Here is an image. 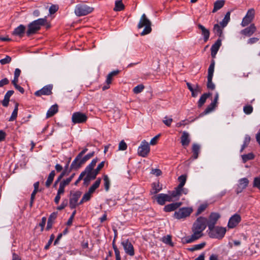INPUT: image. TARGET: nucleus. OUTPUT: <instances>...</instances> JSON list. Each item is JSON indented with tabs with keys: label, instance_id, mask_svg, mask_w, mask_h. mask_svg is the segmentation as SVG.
<instances>
[{
	"label": "nucleus",
	"instance_id": "nucleus-1",
	"mask_svg": "<svg viewBox=\"0 0 260 260\" xmlns=\"http://www.w3.org/2000/svg\"><path fill=\"white\" fill-rule=\"evenodd\" d=\"M207 224V219L206 218L203 217L198 218L192 228L193 234L190 236L185 238V242L190 243L202 237L203 235V232L206 229Z\"/></svg>",
	"mask_w": 260,
	"mask_h": 260
},
{
	"label": "nucleus",
	"instance_id": "nucleus-2",
	"mask_svg": "<svg viewBox=\"0 0 260 260\" xmlns=\"http://www.w3.org/2000/svg\"><path fill=\"white\" fill-rule=\"evenodd\" d=\"M44 26L47 30L51 27V24L46 18H39L30 23L28 25L27 32H35L40 30L41 26Z\"/></svg>",
	"mask_w": 260,
	"mask_h": 260
},
{
	"label": "nucleus",
	"instance_id": "nucleus-3",
	"mask_svg": "<svg viewBox=\"0 0 260 260\" xmlns=\"http://www.w3.org/2000/svg\"><path fill=\"white\" fill-rule=\"evenodd\" d=\"M98 161V159L97 158L93 159L83 172V173H84V176L86 175V180H91L96 178L97 174L94 172L93 168Z\"/></svg>",
	"mask_w": 260,
	"mask_h": 260
},
{
	"label": "nucleus",
	"instance_id": "nucleus-4",
	"mask_svg": "<svg viewBox=\"0 0 260 260\" xmlns=\"http://www.w3.org/2000/svg\"><path fill=\"white\" fill-rule=\"evenodd\" d=\"M209 230L208 235L210 238L219 239L224 237L226 231L225 228L220 226H213L212 229H209Z\"/></svg>",
	"mask_w": 260,
	"mask_h": 260
},
{
	"label": "nucleus",
	"instance_id": "nucleus-5",
	"mask_svg": "<svg viewBox=\"0 0 260 260\" xmlns=\"http://www.w3.org/2000/svg\"><path fill=\"white\" fill-rule=\"evenodd\" d=\"M138 28L144 27V29L142 32H150L152 30L151 22L147 18L146 15L143 14L138 24Z\"/></svg>",
	"mask_w": 260,
	"mask_h": 260
},
{
	"label": "nucleus",
	"instance_id": "nucleus-6",
	"mask_svg": "<svg viewBox=\"0 0 260 260\" xmlns=\"http://www.w3.org/2000/svg\"><path fill=\"white\" fill-rule=\"evenodd\" d=\"M93 10V8L85 4L77 5L75 9V13L78 16L86 15Z\"/></svg>",
	"mask_w": 260,
	"mask_h": 260
},
{
	"label": "nucleus",
	"instance_id": "nucleus-7",
	"mask_svg": "<svg viewBox=\"0 0 260 260\" xmlns=\"http://www.w3.org/2000/svg\"><path fill=\"white\" fill-rule=\"evenodd\" d=\"M230 16L231 12L230 11L226 12L222 21H220L219 24H216L214 25L213 28L214 31L216 32H222L223 28L226 27L230 21Z\"/></svg>",
	"mask_w": 260,
	"mask_h": 260
},
{
	"label": "nucleus",
	"instance_id": "nucleus-8",
	"mask_svg": "<svg viewBox=\"0 0 260 260\" xmlns=\"http://www.w3.org/2000/svg\"><path fill=\"white\" fill-rule=\"evenodd\" d=\"M192 211L193 209L191 207H183L176 211L174 216L175 218L178 219L184 218L189 216Z\"/></svg>",
	"mask_w": 260,
	"mask_h": 260
},
{
	"label": "nucleus",
	"instance_id": "nucleus-9",
	"mask_svg": "<svg viewBox=\"0 0 260 260\" xmlns=\"http://www.w3.org/2000/svg\"><path fill=\"white\" fill-rule=\"evenodd\" d=\"M214 65L215 62L214 60H212L211 63L210 64L208 70V76H207V86L208 89H210L211 90H213L215 88V85L212 82V78L213 76V73L214 71Z\"/></svg>",
	"mask_w": 260,
	"mask_h": 260
},
{
	"label": "nucleus",
	"instance_id": "nucleus-10",
	"mask_svg": "<svg viewBox=\"0 0 260 260\" xmlns=\"http://www.w3.org/2000/svg\"><path fill=\"white\" fill-rule=\"evenodd\" d=\"M87 120V116L85 114L80 112H75L73 114L72 117V122L76 123H83Z\"/></svg>",
	"mask_w": 260,
	"mask_h": 260
},
{
	"label": "nucleus",
	"instance_id": "nucleus-11",
	"mask_svg": "<svg viewBox=\"0 0 260 260\" xmlns=\"http://www.w3.org/2000/svg\"><path fill=\"white\" fill-rule=\"evenodd\" d=\"M150 152L149 144L145 140L142 142L138 149V154L139 156L146 157Z\"/></svg>",
	"mask_w": 260,
	"mask_h": 260
},
{
	"label": "nucleus",
	"instance_id": "nucleus-12",
	"mask_svg": "<svg viewBox=\"0 0 260 260\" xmlns=\"http://www.w3.org/2000/svg\"><path fill=\"white\" fill-rule=\"evenodd\" d=\"M255 15V10L254 9H249L245 16L243 18L241 22L242 26L244 27L249 24L254 19Z\"/></svg>",
	"mask_w": 260,
	"mask_h": 260
},
{
	"label": "nucleus",
	"instance_id": "nucleus-13",
	"mask_svg": "<svg viewBox=\"0 0 260 260\" xmlns=\"http://www.w3.org/2000/svg\"><path fill=\"white\" fill-rule=\"evenodd\" d=\"M94 155V152L93 151L91 153H89L86 155H85L83 157H81V159H79L78 161L76 162V164L72 166V164L71 165V169H75L77 170L79 169L83 164H84L86 161L91 158Z\"/></svg>",
	"mask_w": 260,
	"mask_h": 260
},
{
	"label": "nucleus",
	"instance_id": "nucleus-14",
	"mask_svg": "<svg viewBox=\"0 0 260 260\" xmlns=\"http://www.w3.org/2000/svg\"><path fill=\"white\" fill-rule=\"evenodd\" d=\"M124 251L126 254L130 256L135 255L134 248L131 242L128 240H123L121 242Z\"/></svg>",
	"mask_w": 260,
	"mask_h": 260
},
{
	"label": "nucleus",
	"instance_id": "nucleus-15",
	"mask_svg": "<svg viewBox=\"0 0 260 260\" xmlns=\"http://www.w3.org/2000/svg\"><path fill=\"white\" fill-rule=\"evenodd\" d=\"M81 196V192L79 191H76L71 193L70 199L69 206L71 209L75 208L78 205V201Z\"/></svg>",
	"mask_w": 260,
	"mask_h": 260
},
{
	"label": "nucleus",
	"instance_id": "nucleus-16",
	"mask_svg": "<svg viewBox=\"0 0 260 260\" xmlns=\"http://www.w3.org/2000/svg\"><path fill=\"white\" fill-rule=\"evenodd\" d=\"M53 86L51 85H48L43 87L42 89L35 92V95L37 96H40L42 95H49L52 94Z\"/></svg>",
	"mask_w": 260,
	"mask_h": 260
},
{
	"label": "nucleus",
	"instance_id": "nucleus-17",
	"mask_svg": "<svg viewBox=\"0 0 260 260\" xmlns=\"http://www.w3.org/2000/svg\"><path fill=\"white\" fill-rule=\"evenodd\" d=\"M156 199L159 205H163L165 204L166 202L172 201V197L169 194L160 193L156 196Z\"/></svg>",
	"mask_w": 260,
	"mask_h": 260
},
{
	"label": "nucleus",
	"instance_id": "nucleus-18",
	"mask_svg": "<svg viewBox=\"0 0 260 260\" xmlns=\"http://www.w3.org/2000/svg\"><path fill=\"white\" fill-rule=\"evenodd\" d=\"M220 218V215L217 213H211L209 217V221L207 222L208 229H212Z\"/></svg>",
	"mask_w": 260,
	"mask_h": 260
},
{
	"label": "nucleus",
	"instance_id": "nucleus-19",
	"mask_svg": "<svg viewBox=\"0 0 260 260\" xmlns=\"http://www.w3.org/2000/svg\"><path fill=\"white\" fill-rule=\"evenodd\" d=\"M241 216L237 214H234L230 218L228 222V227L229 228H234L241 221Z\"/></svg>",
	"mask_w": 260,
	"mask_h": 260
},
{
	"label": "nucleus",
	"instance_id": "nucleus-20",
	"mask_svg": "<svg viewBox=\"0 0 260 260\" xmlns=\"http://www.w3.org/2000/svg\"><path fill=\"white\" fill-rule=\"evenodd\" d=\"M249 184V180L246 178H243L239 180V184L236 189L237 193L241 192L243 189L246 188Z\"/></svg>",
	"mask_w": 260,
	"mask_h": 260
},
{
	"label": "nucleus",
	"instance_id": "nucleus-21",
	"mask_svg": "<svg viewBox=\"0 0 260 260\" xmlns=\"http://www.w3.org/2000/svg\"><path fill=\"white\" fill-rule=\"evenodd\" d=\"M24 35V34H12L11 37H9L8 36L6 37L0 36V40L2 41H18L23 37Z\"/></svg>",
	"mask_w": 260,
	"mask_h": 260
},
{
	"label": "nucleus",
	"instance_id": "nucleus-22",
	"mask_svg": "<svg viewBox=\"0 0 260 260\" xmlns=\"http://www.w3.org/2000/svg\"><path fill=\"white\" fill-rule=\"evenodd\" d=\"M221 45V40L220 39H218L216 42L212 46L211 48V56L213 58L215 57V56Z\"/></svg>",
	"mask_w": 260,
	"mask_h": 260
},
{
	"label": "nucleus",
	"instance_id": "nucleus-23",
	"mask_svg": "<svg viewBox=\"0 0 260 260\" xmlns=\"http://www.w3.org/2000/svg\"><path fill=\"white\" fill-rule=\"evenodd\" d=\"M190 141V140L189 139V134L185 131L183 132L181 137V143L182 145L184 147L187 146H188Z\"/></svg>",
	"mask_w": 260,
	"mask_h": 260
},
{
	"label": "nucleus",
	"instance_id": "nucleus-24",
	"mask_svg": "<svg viewBox=\"0 0 260 260\" xmlns=\"http://www.w3.org/2000/svg\"><path fill=\"white\" fill-rule=\"evenodd\" d=\"M181 205V202L173 203L165 206L164 209L166 212L173 211L179 208Z\"/></svg>",
	"mask_w": 260,
	"mask_h": 260
},
{
	"label": "nucleus",
	"instance_id": "nucleus-25",
	"mask_svg": "<svg viewBox=\"0 0 260 260\" xmlns=\"http://www.w3.org/2000/svg\"><path fill=\"white\" fill-rule=\"evenodd\" d=\"M13 90H9L7 92L6 94L5 95L4 99L2 102V104L4 107H7L9 105V102L10 101V98L13 94Z\"/></svg>",
	"mask_w": 260,
	"mask_h": 260
},
{
	"label": "nucleus",
	"instance_id": "nucleus-26",
	"mask_svg": "<svg viewBox=\"0 0 260 260\" xmlns=\"http://www.w3.org/2000/svg\"><path fill=\"white\" fill-rule=\"evenodd\" d=\"M224 0H217L214 3V8L212 13H215L218 10L222 8L225 4Z\"/></svg>",
	"mask_w": 260,
	"mask_h": 260
},
{
	"label": "nucleus",
	"instance_id": "nucleus-27",
	"mask_svg": "<svg viewBox=\"0 0 260 260\" xmlns=\"http://www.w3.org/2000/svg\"><path fill=\"white\" fill-rule=\"evenodd\" d=\"M58 112V106L55 104L52 106L48 110L46 117L47 118H49L53 116L55 113Z\"/></svg>",
	"mask_w": 260,
	"mask_h": 260
},
{
	"label": "nucleus",
	"instance_id": "nucleus-28",
	"mask_svg": "<svg viewBox=\"0 0 260 260\" xmlns=\"http://www.w3.org/2000/svg\"><path fill=\"white\" fill-rule=\"evenodd\" d=\"M152 190L151 191V194H156L162 189L161 185H160L158 182H154L152 184Z\"/></svg>",
	"mask_w": 260,
	"mask_h": 260
},
{
	"label": "nucleus",
	"instance_id": "nucleus-29",
	"mask_svg": "<svg viewBox=\"0 0 260 260\" xmlns=\"http://www.w3.org/2000/svg\"><path fill=\"white\" fill-rule=\"evenodd\" d=\"M200 150V146L197 144H193L192 145V151L193 152V157L194 159H197L198 157L199 153Z\"/></svg>",
	"mask_w": 260,
	"mask_h": 260
},
{
	"label": "nucleus",
	"instance_id": "nucleus-30",
	"mask_svg": "<svg viewBox=\"0 0 260 260\" xmlns=\"http://www.w3.org/2000/svg\"><path fill=\"white\" fill-rule=\"evenodd\" d=\"M183 190V188H179V186H177L175 190L172 191L171 193L170 196L173 198L179 197L182 194V191Z\"/></svg>",
	"mask_w": 260,
	"mask_h": 260
},
{
	"label": "nucleus",
	"instance_id": "nucleus-31",
	"mask_svg": "<svg viewBox=\"0 0 260 260\" xmlns=\"http://www.w3.org/2000/svg\"><path fill=\"white\" fill-rule=\"evenodd\" d=\"M124 9V6L122 3V0H118L115 2V7L113 10L115 11H120Z\"/></svg>",
	"mask_w": 260,
	"mask_h": 260
},
{
	"label": "nucleus",
	"instance_id": "nucleus-32",
	"mask_svg": "<svg viewBox=\"0 0 260 260\" xmlns=\"http://www.w3.org/2000/svg\"><path fill=\"white\" fill-rule=\"evenodd\" d=\"M101 182V179L100 178H98L96 180V181L90 187L88 191L90 192L93 193L94 192V191L95 190V189H97L99 187Z\"/></svg>",
	"mask_w": 260,
	"mask_h": 260
},
{
	"label": "nucleus",
	"instance_id": "nucleus-33",
	"mask_svg": "<svg viewBox=\"0 0 260 260\" xmlns=\"http://www.w3.org/2000/svg\"><path fill=\"white\" fill-rule=\"evenodd\" d=\"M119 71L118 70L114 71L110 73L107 77L106 83L107 84H110L112 81V77L114 76H116L119 73Z\"/></svg>",
	"mask_w": 260,
	"mask_h": 260
},
{
	"label": "nucleus",
	"instance_id": "nucleus-34",
	"mask_svg": "<svg viewBox=\"0 0 260 260\" xmlns=\"http://www.w3.org/2000/svg\"><path fill=\"white\" fill-rule=\"evenodd\" d=\"M18 106L19 104L18 103H16L15 105V108L12 113L10 118H9V121H13L16 119L18 110Z\"/></svg>",
	"mask_w": 260,
	"mask_h": 260
},
{
	"label": "nucleus",
	"instance_id": "nucleus-35",
	"mask_svg": "<svg viewBox=\"0 0 260 260\" xmlns=\"http://www.w3.org/2000/svg\"><path fill=\"white\" fill-rule=\"evenodd\" d=\"M55 175V171H52L49 174L47 180L45 183V185L46 187H48L50 186L51 184L52 183L54 177Z\"/></svg>",
	"mask_w": 260,
	"mask_h": 260
},
{
	"label": "nucleus",
	"instance_id": "nucleus-36",
	"mask_svg": "<svg viewBox=\"0 0 260 260\" xmlns=\"http://www.w3.org/2000/svg\"><path fill=\"white\" fill-rule=\"evenodd\" d=\"M211 95L210 93L203 94L198 101V107H201L206 102L207 99Z\"/></svg>",
	"mask_w": 260,
	"mask_h": 260
},
{
	"label": "nucleus",
	"instance_id": "nucleus-37",
	"mask_svg": "<svg viewBox=\"0 0 260 260\" xmlns=\"http://www.w3.org/2000/svg\"><path fill=\"white\" fill-rule=\"evenodd\" d=\"M88 149L85 148L82 151H81L76 157L75 159L72 162V166L76 164V161L81 159V158L82 157L83 155L87 151Z\"/></svg>",
	"mask_w": 260,
	"mask_h": 260
},
{
	"label": "nucleus",
	"instance_id": "nucleus-38",
	"mask_svg": "<svg viewBox=\"0 0 260 260\" xmlns=\"http://www.w3.org/2000/svg\"><path fill=\"white\" fill-rule=\"evenodd\" d=\"M178 181H179V184L178 186L179 188H183L186 181V176L184 175H181L178 177Z\"/></svg>",
	"mask_w": 260,
	"mask_h": 260
},
{
	"label": "nucleus",
	"instance_id": "nucleus-39",
	"mask_svg": "<svg viewBox=\"0 0 260 260\" xmlns=\"http://www.w3.org/2000/svg\"><path fill=\"white\" fill-rule=\"evenodd\" d=\"M162 241L164 243L168 244L172 247L174 246V244L172 242L171 236L170 235H167L166 236L162 238Z\"/></svg>",
	"mask_w": 260,
	"mask_h": 260
},
{
	"label": "nucleus",
	"instance_id": "nucleus-40",
	"mask_svg": "<svg viewBox=\"0 0 260 260\" xmlns=\"http://www.w3.org/2000/svg\"><path fill=\"white\" fill-rule=\"evenodd\" d=\"M216 106V104L214 102H211V103L206 108L204 112V114H207L212 111H213Z\"/></svg>",
	"mask_w": 260,
	"mask_h": 260
},
{
	"label": "nucleus",
	"instance_id": "nucleus-41",
	"mask_svg": "<svg viewBox=\"0 0 260 260\" xmlns=\"http://www.w3.org/2000/svg\"><path fill=\"white\" fill-rule=\"evenodd\" d=\"M257 28L254 24H251L248 27H246L243 32H254L257 31Z\"/></svg>",
	"mask_w": 260,
	"mask_h": 260
},
{
	"label": "nucleus",
	"instance_id": "nucleus-42",
	"mask_svg": "<svg viewBox=\"0 0 260 260\" xmlns=\"http://www.w3.org/2000/svg\"><path fill=\"white\" fill-rule=\"evenodd\" d=\"M208 204H203L200 205L196 213V216H198L200 214H201L203 211L205 210V209L207 208Z\"/></svg>",
	"mask_w": 260,
	"mask_h": 260
},
{
	"label": "nucleus",
	"instance_id": "nucleus-43",
	"mask_svg": "<svg viewBox=\"0 0 260 260\" xmlns=\"http://www.w3.org/2000/svg\"><path fill=\"white\" fill-rule=\"evenodd\" d=\"M104 187L106 191H108L109 189L110 181L108 176L107 175H105L104 176Z\"/></svg>",
	"mask_w": 260,
	"mask_h": 260
},
{
	"label": "nucleus",
	"instance_id": "nucleus-44",
	"mask_svg": "<svg viewBox=\"0 0 260 260\" xmlns=\"http://www.w3.org/2000/svg\"><path fill=\"white\" fill-rule=\"evenodd\" d=\"M254 157V155L252 153H249L247 154H244L242 156V160L244 162H246L249 160H251L253 159Z\"/></svg>",
	"mask_w": 260,
	"mask_h": 260
},
{
	"label": "nucleus",
	"instance_id": "nucleus-45",
	"mask_svg": "<svg viewBox=\"0 0 260 260\" xmlns=\"http://www.w3.org/2000/svg\"><path fill=\"white\" fill-rule=\"evenodd\" d=\"M144 89V86L143 84H139L134 88L133 92L136 94H138L141 92Z\"/></svg>",
	"mask_w": 260,
	"mask_h": 260
},
{
	"label": "nucleus",
	"instance_id": "nucleus-46",
	"mask_svg": "<svg viewBox=\"0 0 260 260\" xmlns=\"http://www.w3.org/2000/svg\"><path fill=\"white\" fill-rule=\"evenodd\" d=\"M253 186L260 190V175L254 178Z\"/></svg>",
	"mask_w": 260,
	"mask_h": 260
},
{
	"label": "nucleus",
	"instance_id": "nucleus-47",
	"mask_svg": "<svg viewBox=\"0 0 260 260\" xmlns=\"http://www.w3.org/2000/svg\"><path fill=\"white\" fill-rule=\"evenodd\" d=\"M243 111L246 114H250L253 111V107L251 105L245 106L243 108Z\"/></svg>",
	"mask_w": 260,
	"mask_h": 260
},
{
	"label": "nucleus",
	"instance_id": "nucleus-48",
	"mask_svg": "<svg viewBox=\"0 0 260 260\" xmlns=\"http://www.w3.org/2000/svg\"><path fill=\"white\" fill-rule=\"evenodd\" d=\"M68 201L67 199H64L61 203V205L57 207L58 210H61L64 209L68 205Z\"/></svg>",
	"mask_w": 260,
	"mask_h": 260
},
{
	"label": "nucleus",
	"instance_id": "nucleus-49",
	"mask_svg": "<svg viewBox=\"0 0 260 260\" xmlns=\"http://www.w3.org/2000/svg\"><path fill=\"white\" fill-rule=\"evenodd\" d=\"M25 30V27L22 24L20 25L16 28L13 32H24Z\"/></svg>",
	"mask_w": 260,
	"mask_h": 260
},
{
	"label": "nucleus",
	"instance_id": "nucleus-50",
	"mask_svg": "<svg viewBox=\"0 0 260 260\" xmlns=\"http://www.w3.org/2000/svg\"><path fill=\"white\" fill-rule=\"evenodd\" d=\"M118 147L119 150H125L127 148V145L123 140H122L120 142Z\"/></svg>",
	"mask_w": 260,
	"mask_h": 260
},
{
	"label": "nucleus",
	"instance_id": "nucleus-51",
	"mask_svg": "<svg viewBox=\"0 0 260 260\" xmlns=\"http://www.w3.org/2000/svg\"><path fill=\"white\" fill-rule=\"evenodd\" d=\"M11 61V58L9 56H6L5 58L0 60V63L2 64L9 63Z\"/></svg>",
	"mask_w": 260,
	"mask_h": 260
},
{
	"label": "nucleus",
	"instance_id": "nucleus-52",
	"mask_svg": "<svg viewBox=\"0 0 260 260\" xmlns=\"http://www.w3.org/2000/svg\"><path fill=\"white\" fill-rule=\"evenodd\" d=\"M58 9V6L57 5H52L49 9V13L50 14H53L55 13Z\"/></svg>",
	"mask_w": 260,
	"mask_h": 260
},
{
	"label": "nucleus",
	"instance_id": "nucleus-53",
	"mask_svg": "<svg viewBox=\"0 0 260 260\" xmlns=\"http://www.w3.org/2000/svg\"><path fill=\"white\" fill-rule=\"evenodd\" d=\"M65 186H66V185L64 184H63L62 183L60 182L57 194H58L60 195L61 194H63L64 191V187Z\"/></svg>",
	"mask_w": 260,
	"mask_h": 260
},
{
	"label": "nucleus",
	"instance_id": "nucleus-54",
	"mask_svg": "<svg viewBox=\"0 0 260 260\" xmlns=\"http://www.w3.org/2000/svg\"><path fill=\"white\" fill-rule=\"evenodd\" d=\"M75 175V173L73 174L69 178L66 179V180H63V181H62L61 182L63 184H64L66 186L68 185L71 182V181L72 180V179L74 177Z\"/></svg>",
	"mask_w": 260,
	"mask_h": 260
},
{
	"label": "nucleus",
	"instance_id": "nucleus-55",
	"mask_svg": "<svg viewBox=\"0 0 260 260\" xmlns=\"http://www.w3.org/2000/svg\"><path fill=\"white\" fill-rule=\"evenodd\" d=\"M76 210H74L73 211V212L72 213L71 216H70V217L68 219V221L67 222V225L70 226L72 224L73 220V219L74 218V216H75V215L76 214Z\"/></svg>",
	"mask_w": 260,
	"mask_h": 260
},
{
	"label": "nucleus",
	"instance_id": "nucleus-56",
	"mask_svg": "<svg viewBox=\"0 0 260 260\" xmlns=\"http://www.w3.org/2000/svg\"><path fill=\"white\" fill-rule=\"evenodd\" d=\"M105 164V161H102L100 164H99L96 168L95 169L94 172L96 173V174L98 175L100 172V171L104 167Z\"/></svg>",
	"mask_w": 260,
	"mask_h": 260
},
{
	"label": "nucleus",
	"instance_id": "nucleus-57",
	"mask_svg": "<svg viewBox=\"0 0 260 260\" xmlns=\"http://www.w3.org/2000/svg\"><path fill=\"white\" fill-rule=\"evenodd\" d=\"M165 118L166 119L163 120L162 122L167 126H170L172 122H173V119L172 118L167 119V117H165Z\"/></svg>",
	"mask_w": 260,
	"mask_h": 260
},
{
	"label": "nucleus",
	"instance_id": "nucleus-58",
	"mask_svg": "<svg viewBox=\"0 0 260 260\" xmlns=\"http://www.w3.org/2000/svg\"><path fill=\"white\" fill-rule=\"evenodd\" d=\"M38 191L34 190V191L31 193V197H30V207H32V204H33V203H34V201L35 198L36 194V193H37Z\"/></svg>",
	"mask_w": 260,
	"mask_h": 260
},
{
	"label": "nucleus",
	"instance_id": "nucleus-59",
	"mask_svg": "<svg viewBox=\"0 0 260 260\" xmlns=\"http://www.w3.org/2000/svg\"><path fill=\"white\" fill-rule=\"evenodd\" d=\"M92 193L90 192L89 191L86 192L83 196V200H85L86 202L89 201L91 197Z\"/></svg>",
	"mask_w": 260,
	"mask_h": 260
},
{
	"label": "nucleus",
	"instance_id": "nucleus-60",
	"mask_svg": "<svg viewBox=\"0 0 260 260\" xmlns=\"http://www.w3.org/2000/svg\"><path fill=\"white\" fill-rule=\"evenodd\" d=\"M160 136V134H158L153 137L150 142V144L151 145H154L157 143V140Z\"/></svg>",
	"mask_w": 260,
	"mask_h": 260
},
{
	"label": "nucleus",
	"instance_id": "nucleus-61",
	"mask_svg": "<svg viewBox=\"0 0 260 260\" xmlns=\"http://www.w3.org/2000/svg\"><path fill=\"white\" fill-rule=\"evenodd\" d=\"M151 173L156 176H160L162 173L161 170L158 169H152Z\"/></svg>",
	"mask_w": 260,
	"mask_h": 260
},
{
	"label": "nucleus",
	"instance_id": "nucleus-62",
	"mask_svg": "<svg viewBox=\"0 0 260 260\" xmlns=\"http://www.w3.org/2000/svg\"><path fill=\"white\" fill-rule=\"evenodd\" d=\"M54 239V235L52 234L50 236V239H49L47 244L45 247V248L46 249H47L49 247L50 245L52 243V242L53 241Z\"/></svg>",
	"mask_w": 260,
	"mask_h": 260
},
{
	"label": "nucleus",
	"instance_id": "nucleus-63",
	"mask_svg": "<svg viewBox=\"0 0 260 260\" xmlns=\"http://www.w3.org/2000/svg\"><path fill=\"white\" fill-rule=\"evenodd\" d=\"M57 212H53L51 213L48 218V220L53 222V221L56 219L57 217Z\"/></svg>",
	"mask_w": 260,
	"mask_h": 260
},
{
	"label": "nucleus",
	"instance_id": "nucleus-64",
	"mask_svg": "<svg viewBox=\"0 0 260 260\" xmlns=\"http://www.w3.org/2000/svg\"><path fill=\"white\" fill-rule=\"evenodd\" d=\"M9 83V80L7 78L3 79L0 81V87H3L5 85Z\"/></svg>",
	"mask_w": 260,
	"mask_h": 260
}]
</instances>
